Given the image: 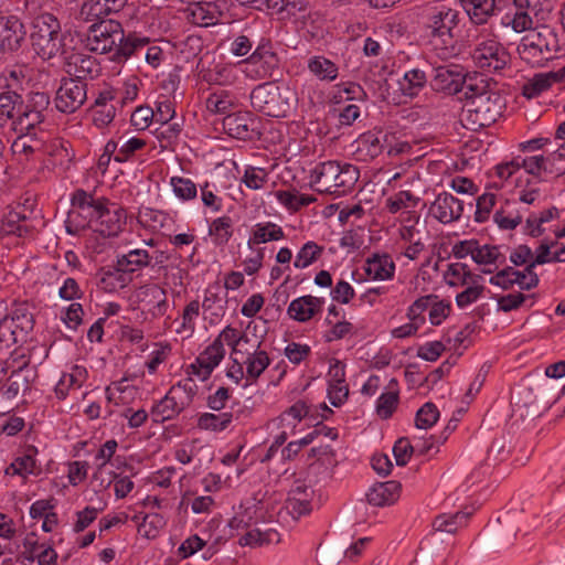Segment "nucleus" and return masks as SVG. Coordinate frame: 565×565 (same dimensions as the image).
I'll use <instances>...</instances> for the list:
<instances>
[{
    "label": "nucleus",
    "instance_id": "37",
    "mask_svg": "<svg viewBox=\"0 0 565 565\" xmlns=\"http://www.w3.org/2000/svg\"><path fill=\"white\" fill-rule=\"evenodd\" d=\"M279 534L277 531L269 529L266 531H260L258 529H252L247 531L238 543L241 546H259L263 544L278 543Z\"/></svg>",
    "mask_w": 565,
    "mask_h": 565
},
{
    "label": "nucleus",
    "instance_id": "35",
    "mask_svg": "<svg viewBox=\"0 0 565 565\" xmlns=\"http://www.w3.org/2000/svg\"><path fill=\"white\" fill-rule=\"evenodd\" d=\"M470 513L457 512L455 514H439L433 521V529L435 532H443L455 534L459 527L466 524V520Z\"/></svg>",
    "mask_w": 565,
    "mask_h": 565
},
{
    "label": "nucleus",
    "instance_id": "6",
    "mask_svg": "<svg viewBox=\"0 0 565 565\" xmlns=\"http://www.w3.org/2000/svg\"><path fill=\"white\" fill-rule=\"evenodd\" d=\"M89 25L86 34V47L90 52L117 55L127 40L122 25L113 19H97Z\"/></svg>",
    "mask_w": 565,
    "mask_h": 565
},
{
    "label": "nucleus",
    "instance_id": "64",
    "mask_svg": "<svg viewBox=\"0 0 565 565\" xmlns=\"http://www.w3.org/2000/svg\"><path fill=\"white\" fill-rule=\"evenodd\" d=\"M35 466V460L32 456L25 455L17 458L7 469V473L20 475L31 473Z\"/></svg>",
    "mask_w": 565,
    "mask_h": 565
},
{
    "label": "nucleus",
    "instance_id": "32",
    "mask_svg": "<svg viewBox=\"0 0 565 565\" xmlns=\"http://www.w3.org/2000/svg\"><path fill=\"white\" fill-rule=\"evenodd\" d=\"M104 200H95L93 195L88 194L84 190H77L72 198L73 210L68 213L70 220H72L76 213L75 209L78 210V214L83 213L86 217L93 220L98 209H102Z\"/></svg>",
    "mask_w": 565,
    "mask_h": 565
},
{
    "label": "nucleus",
    "instance_id": "14",
    "mask_svg": "<svg viewBox=\"0 0 565 565\" xmlns=\"http://www.w3.org/2000/svg\"><path fill=\"white\" fill-rule=\"evenodd\" d=\"M87 99V84L79 79H63L55 97L56 108L66 114L75 113Z\"/></svg>",
    "mask_w": 565,
    "mask_h": 565
},
{
    "label": "nucleus",
    "instance_id": "25",
    "mask_svg": "<svg viewBox=\"0 0 565 565\" xmlns=\"http://www.w3.org/2000/svg\"><path fill=\"white\" fill-rule=\"evenodd\" d=\"M554 83H563L565 85V65L556 72L534 75L523 85L522 94L529 99L537 97L541 93L548 89Z\"/></svg>",
    "mask_w": 565,
    "mask_h": 565
},
{
    "label": "nucleus",
    "instance_id": "59",
    "mask_svg": "<svg viewBox=\"0 0 565 565\" xmlns=\"http://www.w3.org/2000/svg\"><path fill=\"white\" fill-rule=\"evenodd\" d=\"M495 203V195L492 193H484L477 200L476 221L483 222L489 216Z\"/></svg>",
    "mask_w": 565,
    "mask_h": 565
},
{
    "label": "nucleus",
    "instance_id": "18",
    "mask_svg": "<svg viewBox=\"0 0 565 565\" xmlns=\"http://www.w3.org/2000/svg\"><path fill=\"white\" fill-rule=\"evenodd\" d=\"M25 29L14 15L0 18V54L17 51L25 38Z\"/></svg>",
    "mask_w": 565,
    "mask_h": 565
},
{
    "label": "nucleus",
    "instance_id": "10",
    "mask_svg": "<svg viewBox=\"0 0 565 565\" xmlns=\"http://www.w3.org/2000/svg\"><path fill=\"white\" fill-rule=\"evenodd\" d=\"M153 256L143 248L129 250L127 254L117 257L116 265L113 270L104 274L102 282L111 289L115 288L113 279L120 282V287L125 286L122 274H131L151 264Z\"/></svg>",
    "mask_w": 565,
    "mask_h": 565
},
{
    "label": "nucleus",
    "instance_id": "15",
    "mask_svg": "<svg viewBox=\"0 0 565 565\" xmlns=\"http://www.w3.org/2000/svg\"><path fill=\"white\" fill-rule=\"evenodd\" d=\"M472 58L480 68L500 71L508 64L509 54L499 42L489 40L475 49Z\"/></svg>",
    "mask_w": 565,
    "mask_h": 565
},
{
    "label": "nucleus",
    "instance_id": "30",
    "mask_svg": "<svg viewBox=\"0 0 565 565\" xmlns=\"http://www.w3.org/2000/svg\"><path fill=\"white\" fill-rule=\"evenodd\" d=\"M394 271L395 264L387 254H374L366 260L365 273L372 279H391L394 276Z\"/></svg>",
    "mask_w": 565,
    "mask_h": 565
},
{
    "label": "nucleus",
    "instance_id": "28",
    "mask_svg": "<svg viewBox=\"0 0 565 565\" xmlns=\"http://www.w3.org/2000/svg\"><path fill=\"white\" fill-rule=\"evenodd\" d=\"M401 483L386 481L375 484L366 494L367 502L374 507L393 504L399 497Z\"/></svg>",
    "mask_w": 565,
    "mask_h": 565
},
{
    "label": "nucleus",
    "instance_id": "51",
    "mask_svg": "<svg viewBox=\"0 0 565 565\" xmlns=\"http://www.w3.org/2000/svg\"><path fill=\"white\" fill-rule=\"evenodd\" d=\"M544 173L559 177L565 173V147L562 146L561 151L551 153L545 157Z\"/></svg>",
    "mask_w": 565,
    "mask_h": 565
},
{
    "label": "nucleus",
    "instance_id": "27",
    "mask_svg": "<svg viewBox=\"0 0 565 565\" xmlns=\"http://www.w3.org/2000/svg\"><path fill=\"white\" fill-rule=\"evenodd\" d=\"M322 305L323 299L321 298L302 296L290 302L287 312L291 319L306 322L321 310Z\"/></svg>",
    "mask_w": 565,
    "mask_h": 565
},
{
    "label": "nucleus",
    "instance_id": "19",
    "mask_svg": "<svg viewBox=\"0 0 565 565\" xmlns=\"http://www.w3.org/2000/svg\"><path fill=\"white\" fill-rule=\"evenodd\" d=\"M225 355L224 347L221 340H214L198 358L196 362L189 366L188 373L194 374L206 380L215 366L222 361Z\"/></svg>",
    "mask_w": 565,
    "mask_h": 565
},
{
    "label": "nucleus",
    "instance_id": "34",
    "mask_svg": "<svg viewBox=\"0 0 565 565\" xmlns=\"http://www.w3.org/2000/svg\"><path fill=\"white\" fill-rule=\"evenodd\" d=\"M398 384L392 379L387 385V392L383 393L377 401L376 413L383 418H390L398 404Z\"/></svg>",
    "mask_w": 565,
    "mask_h": 565
},
{
    "label": "nucleus",
    "instance_id": "57",
    "mask_svg": "<svg viewBox=\"0 0 565 565\" xmlns=\"http://www.w3.org/2000/svg\"><path fill=\"white\" fill-rule=\"evenodd\" d=\"M509 281V288L514 284H518L522 289L530 290L537 286L539 277L534 270L529 271V266L521 271L520 277L511 276L507 279Z\"/></svg>",
    "mask_w": 565,
    "mask_h": 565
},
{
    "label": "nucleus",
    "instance_id": "63",
    "mask_svg": "<svg viewBox=\"0 0 565 565\" xmlns=\"http://www.w3.org/2000/svg\"><path fill=\"white\" fill-rule=\"evenodd\" d=\"M494 221L500 228L513 230L522 222V216L518 212L507 213L504 210H500L495 212Z\"/></svg>",
    "mask_w": 565,
    "mask_h": 565
},
{
    "label": "nucleus",
    "instance_id": "46",
    "mask_svg": "<svg viewBox=\"0 0 565 565\" xmlns=\"http://www.w3.org/2000/svg\"><path fill=\"white\" fill-rule=\"evenodd\" d=\"M206 109L214 114H226L234 105L233 98L224 90L211 94L206 102Z\"/></svg>",
    "mask_w": 565,
    "mask_h": 565
},
{
    "label": "nucleus",
    "instance_id": "42",
    "mask_svg": "<svg viewBox=\"0 0 565 565\" xmlns=\"http://www.w3.org/2000/svg\"><path fill=\"white\" fill-rule=\"evenodd\" d=\"M323 253V247L315 242H307L298 252L294 266L296 268H306L315 263Z\"/></svg>",
    "mask_w": 565,
    "mask_h": 565
},
{
    "label": "nucleus",
    "instance_id": "16",
    "mask_svg": "<svg viewBox=\"0 0 565 565\" xmlns=\"http://www.w3.org/2000/svg\"><path fill=\"white\" fill-rule=\"evenodd\" d=\"M189 10L194 24L210 26L223 21L228 6L226 0H203L192 4Z\"/></svg>",
    "mask_w": 565,
    "mask_h": 565
},
{
    "label": "nucleus",
    "instance_id": "39",
    "mask_svg": "<svg viewBox=\"0 0 565 565\" xmlns=\"http://www.w3.org/2000/svg\"><path fill=\"white\" fill-rule=\"evenodd\" d=\"M233 420L231 413L212 414L204 413L198 419V426L201 429L222 431L226 429Z\"/></svg>",
    "mask_w": 565,
    "mask_h": 565
},
{
    "label": "nucleus",
    "instance_id": "31",
    "mask_svg": "<svg viewBox=\"0 0 565 565\" xmlns=\"http://www.w3.org/2000/svg\"><path fill=\"white\" fill-rule=\"evenodd\" d=\"M497 0H460V3L470 20L481 25L494 14Z\"/></svg>",
    "mask_w": 565,
    "mask_h": 565
},
{
    "label": "nucleus",
    "instance_id": "17",
    "mask_svg": "<svg viewBox=\"0 0 565 565\" xmlns=\"http://www.w3.org/2000/svg\"><path fill=\"white\" fill-rule=\"evenodd\" d=\"M247 72L257 78L273 77L278 70L279 58L270 45H259L244 62Z\"/></svg>",
    "mask_w": 565,
    "mask_h": 565
},
{
    "label": "nucleus",
    "instance_id": "7",
    "mask_svg": "<svg viewBox=\"0 0 565 565\" xmlns=\"http://www.w3.org/2000/svg\"><path fill=\"white\" fill-rule=\"evenodd\" d=\"M196 392L198 385L191 377L172 385L161 401L152 407L151 414L154 422L173 419L191 405Z\"/></svg>",
    "mask_w": 565,
    "mask_h": 565
},
{
    "label": "nucleus",
    "instance_id": "52",
    "mask_svg": "<svg viewBox=\"0 0 565 565\" xmlns=\"http://www.w3.org/2000/svg\"><path fill=\"white\" fill-rule=\"evenodd\" d=\"M120 147L114 159L117 162H126L137 150L146 146V141L140 138H130L128 140H119Z\"/></svg>",
    "mask_w": 565,
    "mask_h": 565
},
{
    "label": "nucleus",
    "instance_id": "9",
    "mask_svg": "<svg viewBox=\"0 0 565 565\" xmlns=\"http://www.w3.org/2000/svg\"><path fill=\"white\" fill-rule=\"evenodd\" d=\"M473 77H466L461 66L456 64L440 65L431 71L430 86L436 92L458 95V99L463 97L468 82Z\"/></svg>",
    "mask_w": 565,
    "mask_h": 565
},
{
    "label": "nucleus",
    "instance_id": "41",
    "mask_svg": "<svg viewBox=\"0 0 565 565\" xmlns=\"http://www.w3.org/2000/svg\"><path fill=\"white\" fill-rule=\"evenodd\" d=\"M215 340H221L232 348V356L243 354L241 347L249 343V338L245 333H239L235 328L227 326Z\"/></svg>",
    "mask_w": 565,
    "mask_h": 565
},
{
    "label": "nucleus",
    "instance_id": "20",
    "mask_svg": "<svg viewBox=\"0 0 565 565\" xmlns=\"http://www.w3.org/2000/svg\"><path fill=\"white\" fill-rule=\"evenodd\" d=\"M136 298L153 317H161L167 312L166 290L157 284L141 286L136 292Z\"/></svg>",
    "mask_w": 565,
    "mask_h": 565
},
{
    "label": "nucleus",
    "instance_id": "33",
    "mask_svg": "<svg viewBox=\"0 0 565 565\" xmlns=\"http://www.w3.org/2000/svg\"><path fill=\"white\" fill-rule=\"evenodd\" d=\"M284 237V231L279 225L271 222L258 223L254 226L247 245L249 248H253L254 245L279 241Z\"/></svg>",
    "mask_w": 565,
    "mask_h": 565
},
{
    "label": "nucleus",
    "instance_id": "29",
    "mask_svg": "<svg viewBox=\"0 0 565 565\" xmlns=\"http://www.w3.org/2000/svg\"><path fill=\"white\" fill-rule=\"evenodd\" d=\"M126 3L127 0H87L82 6L81 13L85 14L86 19H104L122 10Z\"/></svg>",
    "mask_w": 565,
    "mask_h": 565
},
{
    "label": "nucleus",
    "instance_id": "21",
    "mask_svg": "<svg viewBox=\"0 0 565 565\" xmlns=\"http://www.w3.org/2000/svg\"><path fill=\"white\" fill-rule=\"evenodd\" d=\"M340 164L328 161L318 164L311 172V183L321 193H338Z\"/></svg>",
    "mask_w": 565,
    "mask_h": 565
},
{
    "label": "nucleus",
    "instance_id": "53",
    "mask_svg": "<svg viewBox=\"0 0 565 565\" xmlns=\"http://www.w3.org/2000/svg\"><path fill=\"white\" fill-rule=\"evenodd\" d=\"M171 185L174 194L182 200H191L196 196V186L190 179L173 177Z\"/></svg>",
    "mask_w": 565,
    "mask_h": 565
},
{
    "label": "nucleus",
    "instance_id": "54",
    "mask_svg": "<svg viewBox=\"0 0 565 565\" xmlns=\"http://www.w3.org/2000/svg\"><path fill=\"white\" fill-rule=\"evenodd\" d=\"M267 180L268 173L264 169L255 167H248L242 179L244 184L252 190L262 189Z\"/></svg>",
    "mask_w": 565,
    "mask_h": 565
},
{
    "label": "nucleus",
    "instance_id": "4",
    "mask_svg": "<svg viewBox=\"0 0 565 565\" xmlns=\"http://www.w3.org/2000/svg\"><path fill=\"white\" fill-rule=\"evenodd\" d=\"M65 40L58 20L52 13H41L33 20L31 43L34 52L42 58L50 60L57 54H66Z\"/></svg>",
    "mask_w": 565,
    "mask_h": 565
},
{
    "label": "nucleus",
    "instance_id": "11",
    "mask_svg": "<svg viewBox=\"0 0 565 565\" xmlns=\"http://www.w3.org/2000/svg\"><path fill=\"white\" fill-rule=\"evenodd\" d=\"M50 105V96L44 92H35L29 95L25 105L20 109L14 129L20 132H29L45 118Z\"/></svg>",
    "mask_w": 565,
    "mask_h": 565
},
{
    "label": "nucleus",
    "instance_id": "49",
    "mask_svg": "<svg viewBox=\"0 0 565 565\" xmlns=\"http://www.w3.org/2000/svg\"><path fill=\"white\" fill-rule=\"evenodd\" d=\"M500 258H502L500 262L502 264L505 258L499 252L498 246L479 244L472 259L479 265H490L499 262Z\"/></svg>",
    "mask_w": 565,
    "mask_h": 565
},
{
    "label": "nucleus",
    "instance_id": "40",
    "mask_svg": "<svg viewBox=\"0 0 565 565\" xmlns=\"http://www.w3.org/2000/svg\"><path fill=\"white\" fill-rule=\"evenodd\" d=\"M308 68L320 79L333 81L338 76V67L323 56H315L309 60Z\"/></svg>",
    "mask_w": 565,
    "mask_h": 565
},
{
    "label": "nucleus",
    "instance_id": "60",
    "mask_svg": "<svg viewBox=\"0 0 565 565\" xmlns=\"http://www.w3.org/2000/svg\"><path fill=\"white\" fill-rule=\"evenodd\" d=\"M444 351L445 345L443 342L433 341L419 347L417 351V356L423 360L434 362L441 355Z\"/></svg>",
    "mask_w": 565,
    "mask_h": 565
},
{
    "label": "nucleus",
    "instance_id": "26",
    "mask_svg": "<svg viewBox=\"0 0 565 565\" xmlns=\"http://www.w3.org/2000/svg\"><path fill=\"white\" fill-rule=\"evenodd\" d=\"M255 121L248 114H228L223 119V128L231 136L236 139H252L255 134Z\"/></svg>",
    "mask_w": 565,
    "mask_h": 565
},
{
    "label": "nucleus",
    "instance_id": "12",
    "mask_svg": "<svg viewBox=\"0 0 565 565\" xmlns=\"http://www.w3.org/2000/svg\"><path fill=\"white\" fill-rule=\"evenodd\" d=\"M126 217L124 209L115 203L104 201L102 209L97 210L89 223L93 224L94 231L102 236L114 237L121 232L122 226L126 224Z\"/></svg>",
    "mask_w": 565,
    "mask_h": 565
},
{
    "label": "nucleus",
    "instance_id": "22",
    "mask_svg": "<svg viewBox=\"0 0 565 565\" xmlns=\"http://www.w3.org/2000/svg\"><path fill=\"white\" fill-rule=\"evenodd\" d=\"M66 72L74 79L94 78L100 72L97 60L90 55L73 52L66 56Z\"/></svg>",
    "mask_w": 565,
    "mask_h": 565
},
{
    "label": "nucleus",
    "instance_id": "61",
    "mask_svg": "<svg viewBox=\"0 0 565 565\" xmlns=\"http://www.w3.org/2000/svg\"><path fill=\"white\" fill-rule=\"evenodd\" d=\"M310 352L311 350L309 345L296 342L289 343L285 349L286 358L294 364H299L310 354Z\"/></svg>",
    "mask_w": 565,
    "mask_h": 565
},
{
    "label": "nucleus",
    "instance_id": "13",
    "mask_svg": "<svg viewBox=\"0 0 565 565\" xmlns=\"http://www.w3.org/2000/svg\"><path fill=\"white\" fill-rule=\"evenodd\" d=\"M534 9L530 0H513L500 18V25L505 33L527 32L534 25V19L531 14Z\"/></svg>",
    "mask_w": 565,
    "mask_h": 565
},
{
    "label": "nucleus",
    "instance_id": "38",
    "mask_svg": "<svg viewBox=\"0 0 565 565\" xmlns=\"http://www.w3.org/2000/svg\"><path fill=\"white\" fill-rule=\"evenodd\" d=\"M242 362L246 364L247 377L255 381L268 367L270 360L265 351L255 350L253 352L246 351V359Z\"/></svg>",
    "mask_w": 565,
    "mask_h": 565
},
{
    "label": "nucleus",
    "instance_id": "43",
    "mask_svg": "<svg viewBox=\"0 0 565 565\" xmlns=\"http://www.w3.org/2000/svg\"><path fill=\"white\" fill-rule=\"evenodd\" d=\"M445 277L450 286H456L459 282L461 285L475 282V277L480 278V276H473L466 264L459 263L449 265Z\"/></svg>",
    "mask_w": 565,
    "mask_h": 565
},
{
    "label": "nucleus",
    "instance_id": "3",
    "mask_svg": "<svg viewBox=\"0 0 565 565\" xmlns=\"http://www.w3.org/2000/svg\"><path fill=\"white\" fill-rule=\"evenodd\" d=\"M296 103V93L288 85L276 82L263 83L250 93L253 108L270 117H286Z\"/></svg>",
    "mask_w": 565,
    "mask_h": 565
},
{
    "label": "nucleus",
    "instance_id": "24",
    "mask_svg": "<svg viewBox=\"0 0 565 565\" xmlns=\"http://www.w3.org/2000/svg\"><path fill=\"white\" fill-rule=\"evenodd\" d=\"M430 212L438 221L447 224L461 216L463 204L452 194L443 192L437 195L431 204Z\"/></svg>",
    "mask_w": 565,
    "mask_h": 565
},
{
    "label": "nucleus",
    "instance_id": "23",
    "mask_svg": "<svg viewBox=\"0 0 565 565\" xmlns=\"http://www.w3.org/2000/svg\"><path fill=\"white\" fill-rule=\"evenodd\" d=\"M151 44L152 41L149 38H141L129 33L117 55H111L110 60L121 63L129 58H135V62L138 64L141 62L147 63V49H150Z\"/></svg>",
    "mask_w": 565,
    "mask_h": 565
},
{
    "label": "nucleus",
    "instance_id": "2",
    "mask_svg": "<svg viewBox=\"0 0 565 565\" xmlns=\"http://www.w3.org/2000/svg\"><path fill=\"white\" fill-rule=\"evenodd\" d=\"M559 50L557 32L548 25H533L516 49L520 58L531 66H543L553 60Z\"/></svg>",
    "mask_w": 565,
    "mask_h": 565
},
{
    "label": "nucleus",
    "instance_id": "48",
    "mask_svg": "<svg viewBox=\"0 0 565 565\" xmlns=\"http://www.w3.org/2000/svg\"><path fill=\"white\" fill-rule=\"evenodd\" d=\"M210 234L214 236L216 244H225L232 236V220L222 216L214 220L210 226Z\"/></svg>",
    "mask_w": 565,
    "mask_h": 565
},
{
    "label": "nucleus",
    "instance_id": "47",
    "mask_svg": "<svg viewBox=\"0 0 565 565\" xmlns=\"http://www.w3.org/2000/svg\"><path fill=\"white\" fill-rule=\"evenodd\" d=\"M439 418V411L433 403H426L416 413L415 425L419 429L433 427Z\"/></svg>",
    "mask_w": 565,
    "mask_h": 565
},
{
    "label": "nucleus",
    "instance_id": "8",
    "mask_svg": "<svg viewBox=\"0 0 565 565\" xmlns=\"http://www.w3.org/2000/svg\"><path fill=\"white\" fill-rule=\"evenodd\" d=\"M33 326V315L25 308H18L11 316L0 318V348L8 349L25 341Z\"/></svg>",
    "mask_w": 565,
    "mask_h": 565
},
{
    "label": "nucleus",
    "instance_id": "36",
    "mask_svg": "<svg viewBox=\"0 0 565 565\" xmlns=\"http://www.w3.org/2000/svg\"><path fill=\"white\" fill-rule=\"evenodd\" d=\"M427 83V76L424 71L413 68L404 74L399 82L401 90L405 96H416Z\"/></svg>",
    "mask_w": 565,
    "mask_h": 565
},
{
    "label": "nucleus",
    "instance_id": "50",
    "mask_svg": "<svg viewBox=\"0 0 565 565\" xmlns=\"http://www.w3.org/2000/svg\"><path fill=\"white\" fill-rule=\"evenodd\" d=\"M21 96L14 92H4L0 94V125L8 119L13 118L15 105L20 102Z\"/></svg>",
    "mask_w": 565,
    "mask_h": 565
},
{
    "label": "nucleus",
    "instance_id": "5",
    "mask_svg": "<svg viewBox=\"0 0 565 565\" xmlns=\"http://www.w3.org/2000/svg\"><path fill=\"white\" fill-rule=\"evenodd\" d=\"M459 12L446 4L433 7L427 14L426 26L435 47L440 44V56L448 57L454 53V31L459 22Z\"/></svg>",
    "mask_w": 565,
    "mask_h": 565
},
{
    "label": "nucleus",
    "instance_id": "44",
    "mask_svg": "<svg viewBox=\"0 0 565 565\" xmlns=\"http://www.w3.org/2000/svg\"><path fill=\"white\" fill-rule=\"evenodd\" d=\"M83 371L76 366L73 373L64 374L55 386V394L60 399H64L71 388L82 386Z\"/></svg>",
    "mask_w": 565,
    "mask_h": 565
},
{
    "label": "nucleus",
    "instance_id": "55",
    "mask_svg": "<svg viewBox=\"0 0 565 565\" xmlns=\"http://www.w3.org/2000/svg\"><path fill=\"white\" fill-rule=\"evenodd\" d=\"M413 452L414 447L406 437L399 438L393 447V454L398 466H405L409 461Z\"/></svg>",
    "mask_w": 565,
    "mask_h": 565
},
{
    "label": "nucleus",
    "instance_id": "58",
    "mask_svg": "<svg viewBox=\"0 0 565 565\" xmlns=\"http://www.w3.org/2000/svg\"><path fill=\"white\" fill-rule=\"evenodd\" d=\"M309 456L317 458L324 466L335 467L338 465L334 450L330 445H320L311 448Z\"/></svg>",
    "mask_w": 565,
    "mask_h": 565
},
{
    "label": "nucleus",
    "instance_id": "62",
    "mask_svg": "<svg viewBox=\"0 0 565 565\" xmlns=\"http://www.w3.org/2000/svg\"><path fill=\"white\" fill-rule=\"evenodd\" d=\"M287 509L296 518L309 513L311 510L310 495L288 498Z\"/></svg>",
    "mask_w": 565,
    "mask_h": 565
},
{
    "label": "nucleus",
    "instance_id": "56",
    "mask_svg": "<svg viewBox=\"0 0 565 565\" xmlns=\"http://www.w3.org/2000/svg\"><path fill=\"white\" fill-rule=\"evenodd\" d=\"M153 116L154 111L152 108L148 106H140L131 114L130 121L134 127L139 130H143L149 127Z\"/></svg>",
    "mask_w": 565,
    "mask_h": 565
},
{
    "label": "nucleus",
    "instance_id": "1",
    "mask_svg": "<svg viewBox=\"0 0 565 565\" xmlns=\"http://www.w3.org/2000/svg\"><path fill=\"white\" fill-rule=\"evenodd\" d=\"M460 120L471 130H478L495 122L501 115L503 102L501 95L491 89L486 79L475 76L468 82L463 97Z\"/></svg>",
    "mask_w": 565,
    "mask_h": 565
},
{
    "label": "nucleus",
    "instance_id": "45",
    "mask_svg": "<svg viewBox=\"0 0 565 565\" xmlns=\"http://www.w3.org/2000/svg\"><path fill=\"white\" fill-rule=\"evenodd\" d=\"M417 203L418 198L409 191H399L386 200V207L391 213L395 214L402 210L415 207Z\"/></svg>",
    "mask_w": 565,
    "mask_h": 565
}]
</instances>
